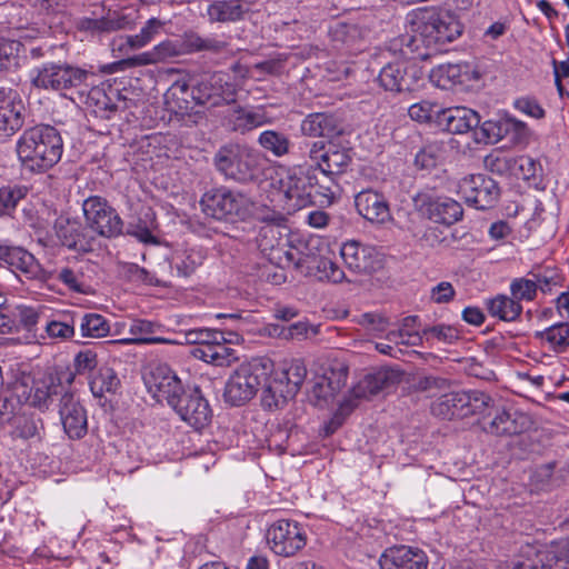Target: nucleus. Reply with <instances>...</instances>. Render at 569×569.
I'll return each instance as SVG.
<instances>
[{"label":"nucleus","mask_w":569,"mask_h":569,"mask_svg":"<svg viewBox=\"0 0 569 569\" xmlns=\"http://www.w3.org/2000/svg\"><path fill=\"white\" fill-rule=\"evenodd\" d=\"M159 328L158 325L144 320V319H134L131 321L129 327V333L132 336L131 338L111 340L109 343H123V345H174L181 343L178 340H171L163 337H153L152 335Z\"/></svg>","instance_id":"nucleus-34"},{"label":"nucleus","mask_w":569,"mask_h":569,"mask_svg":"<svg viewBox=\"0 0 569 569\" xmlns=\"http://www.w3.org/2000/svg\"><path fill=\"white\" fill-rule=\"evenodd\" d=\"M97 74L94 73L93 84L89 86L87 93V102L92 101L98 110L114 112L117 106L111 102L110 98L104 93L102 89L97 86Z\"/></svg>","instance_id":"nucleus-58"},{"label":"nucleus","mask_w":569,"mask_h":569,"mask_svg":"<svg viewBox=\"0 0 569 569\" xmlns=\"http://www.w3.org/2000/svg\"><path fill=\"white\" fill-rule=\"evenodd\" d=\"M152 54L154 57L156 63L167 61L169 59L182 56L180 52V47L178 39L176 40H164L152 49Z\"/></svg>","instance_id":"nucleus-62"},{"label":"nucleus","mask_w":569,"mask_h":569,"mask_svg":"<svg viewBox=\"0 0 569 569\" xmlns=\"http://www.w3.org/2000/svg\"><path fill=\"white\" fill-rule=\"evenodd\" d=\"M307 377V367L301 359H293L281 370L273 372V362L268 358H252L241 363L228 378L223 399L239 407L250 401L261 388V405L272 410L292 399Z\"/></svg>","instance_id":"nucleus-1"},{"label":"nucleus","mask_w":569,"mask_h":569,"mask_svg":"<svg viewBox=\"0 0 569 569\" xmlns=\"http://www.w3.org/2000/svg\"><path fill=\"white\" fill-rule=\"evenodd\" d=\"M144 381L149 392L159 402L167 401L171 408L178 403L180 397L186 392L181 380L169 367L163 365L153 368L144 378Z\"/></svg>","instance_id":"nucleus-16"},{"label":"nucleus","mask_w":569,"mask_h":569,"mask_svg":"<svg viewBox=\"0 0 569 569\" xmlns=\"http://www.w3.org/2000/svg\"><path fill=\"white\" fill-rule=\"evenodd\" d=\"M525 560L513 563V569H569V539L552 541L540 548L527 546Z\"/></svg>","instance_id":"nucleus-10"},{"label":"nucleus","mask_w":569,"mask_h":569,"mask_svg":"<svg viewBox=\"0 0 569 569\" xmlns=\"http://www.w3.org/2000/svg\"><path fill=\"white\" fill-rule=\"evenodd\" d=\"M206 257L207 253L202 248H189L176 256L173 268L178 276L187 278L203 263Z\"/></svg>","instance_id":"nucleus-41"},{"label":"nucleus","mask_w":569,"mask_h":569,"mask_svg":"<svg viewBox=\"0 0 569 569\" xmlns=\"http://www.w3.org/2000/svg\"><path fill=\"white\" fill-rule=\"evenodd\" d=\"M28 194V188L20 184H9L0 188V217L12 218L21 200Z\"/></svg>","instance_id":"nucleus-42"},{"label":"nucleus","mask_w":569,"mask_h":569,"mask_svg":"<svg viewBox=\"0 0 569 569\" xmlns=\"http://www.w3.org/2000/svg\"><path fill=\"white\" fill-rule=\"evenodd\" d=\"M485 430L496 436H511L521 432L517 419L506 410L498 412Z\"/></svg>","instance_id":"nucleus-49"},{"label":"nucleus","mask_w":569,"mask_h":569,"mask_svg":"<svg viewBox=\"0 0 569 569\" xmlns=\"http://www.w3.org/2000/svg\"><path fill=\"white\" fill-rule=\"evenodd\" d=\"M459 190L466 203L478 210L493 208L500 198L498 182L481 173L465 177L459 183Z\"/></svg>","instance_id":"nucleus-15"},{"label":"nucleus","mask_w":569,"mask_h":569,"mask_svg":"<svg viewBox=\"0 0 569 569\" xmlns=\"http://www.w3.org/2000/svg\"><path fill=\"white\" fill-rule=\"evenodd\" d=\"M237 88L228 73H204L191 88V98L199 106L217 107L236 101Z\"/></svg>","instance_id":"nucleus-7"},{"label":"nucleus","mask_w":569,"mask_h":569,"mask_svg":"<svg viewBox=\"0 0 569 569\" xmlns=\"http://www.w3.org/2000/svg\"><path fill=\"white\" fill-rule=\"evenodd\" d=\"M42 429L43 422L40 418H36L34 416H22L16 420L12 436L23 440L40 438Z\"/></svg>","instance_id":"nucleus-51"},{"label":"nucleus","mask_w":569,"mask_h":569,"mask_svg":"<svg viewBox=\"0 0 569 569\" xmlns=\"http://www.w3.org/2000/svg\"><path fill=\"white\" fill-rule=\"evenodd\" d=\"M323 381H327V387L333 390L335 395L339 392L347 383L348 368L343 365H338L331 368L323 376Z\"/></svg>","instance_id":"nucleus-63"},{"label":"nucleus","mask_w":569,"mask_h":569,"mask_svg":"<svg viewBox=\"0 0 569 569\" xmlns=\"http://www.w3.org/2000/svg\"><path fill=\"white\" fill-rule=\"evenodd\" d=\"M173 410L181 420L186 421L196 430H201L209 425L212 418V411L209 402L202 396L199 388L189 389L180 397Z\"/></svg>","instance_id":"nucleus-19"},{"label":"nucleus","mask_w":569,"mask_h":569,"mask_svg":"<svg viewBox=\"0 0 569 569\" xmlns=\"http://www.w3.org/2000/svg\"><path fill=\"white\" fill-rule=\"evenodd\" d=\"M537 337L545 339L553 351L563 352L569 348V322H558L541 332Z\"/></svg>","instance_id":"nucleus-44"},{"label":"nucleus","mask_w":569,"mask_h":569,"mask_svg":"<svg viewBox=\"0 0 569 569\" xmlns=\"http://www.w3.org/2000/svg\"><path fill=\"white\" fill-rule=\"evenodd\" d=\"M59 242L76 252L88 253L93 251L96 237L91 233L88 226L82 224L76 219L59 217L53 226Z\"/></svg>","instance_id":"nucleus-17"},{"label":"nucleus","mask_w":569,"mask_h":569,"mask_svg":"<svg viewBox=\"0 0 569 569\" xmlns=\"http://www.w3.org/2000/svg\"><path fill=\"white\" fill-rule=\"evenodd\" d=\"M332 41L346 46L348 49H356L361 40V30L357 24L338 22L330 29Z\"/></svg>","instance_id":"nucleus-50"},{"label":"nucleus","mask_w":569,"mask_h":569,"mask_svg":"<svg viewBox=\"0 0 569 569\" xmlns=\"http://www.w3.org/2000/svg\"><path fill=\"white\" fill-rule=\"evenodd\" d=\"M94 71L68 62H43L30 71L31 84L40 90L56 91L63 96L68 90H77L84 96L89 86L93 84Z\"/></svg>","instance_id":"nucleus-5"},{"label":"nucleus","mask_w":569,"mask_h":569,"mask_svg":"<svg viewBox=\"0 0 569 569\" xmlns=\"http://www.w3.org/2000/svg\"><path fill=\"white\" fill-rule=\"evenodd\" d=\"M300 131L306 137L332 138L343 133V123L339 116L331 112H313L303 118Z\"/></svg>","instance_id":"nucleus-28"},{"label":"nucleus","mask_w":569,"mask_h":569,"mask_svg":"<svg viewBox=\"0 0 569 569\" xmlns=\"http://www.w3.org/2000/svg\"><path fill=\"white\" fill-rule=\"evenodd\" d=\"M308 170L289 171L279 180V192L283 194L290 210H298L309 204L311 200V182Z\"/></svg>","instance_id":"nucleus-21"},{"label":"nucleus","mask_w":569,"mask_h":569,"mask_svg":"<svg viewBox=\"0 0 569 569\" xmlns=\"http://www.w3.org/2000/svg\"><path fill=\"white\" fill-rule=\"evenodd\" d=\"M202 211L217 220L233 221L246 213L247 198L228 187L212 188L200 200Z\"/></svg>","instance_id":"nucleus-8"},{"label":"nucleus","mask_w":569,"mask_h":569,"mask_svg":"<svg viewBox=\"0 0 569 569\" xmlns=\"http://www.w3.org/2000/svg\"><path fill=\"white\" fill-rule=\"evenodd\" d=\"M487 308L492 317L502 321H516L521 312L522 306L511 295H498L487 301Z\"/></svg>","instance_id":"nucleus-39"},{"label":"nucleus","mask_w":569,"mask_h":569,"mask_svg":"<svg viewBox=\"0 0 569 569\" xmlns=\"http://www.w3.org/2000/svg\"><path fill=\"white\" fill-rule=\"evenodd\" d=\"M476 130V140L478 142H490L495 143L500 141L506 133L502 123L487 120L481 123L479 129Z\"/></svg>","instance_id":"nucleus-55"},{"label":"nucleus","mask_w":569,"mask_h":569,"mask_svg":"<svg viewBox=\"0 0 569 569\" xmlns=\"http://www.w3.org/2000/svg\"><path fill=\"white\" fill-rule=\"evenodd\" d=\"M27 108L21 94L12 88L0 87V136L11 137L24 124Z\"/></svg>","instance_id":"nucleus-18"},{"label":"nucleus","mask_w":569,"mask_h":569,"mask_svg":"<svg viewBox=\"0 0 569 569\" xmlns=\"http://www.w3.org/2000/svg\"><path fill=\"white\" fill-rule=\"evenodd\" d=\"M59 415L63 430L70 439H81L87 435V412L72 391L60 399Z\"/></svg>","instance_id":"nucleus-23"},{"label":"nucleus","mask_w":569,"mask_h":569,"mask_svg":"<svg viewBox=\"0 0 569 569\" xmlns=\"http://www.w3.org/2000/svg\"><path fill=\"white\" fill-rule=\"evenodd\" d=\"M415 387L418 391L436 396L437 391L446 390L449 387V381L438 376H422L416 380Z\"/></svg>","instance_id":"nucleus-61"},{"label":"nucleus","mask_w":569,"mask_h":569,"mask_svg":"<svg viewBox=\"0 0 569 569\" xmlns=\"http://www.w3.org/2000/svg\"><path fill=\"white\" fill-rule=\"evenodd\" d=\"M153 220L150 219V224L146 220L139 219L137 223H130L127 228V234L137 238L140 242L156 244L157 238L152 234Z\"/></svg>","instance_id":"nucleus-60"},{"label":"nucleus","mask_w":569,"mask_h":569,"mask_svg":"<svg viewBox=\"0 0 569 569\" xmlns=\"http://www.w3.org/2000/svg\"><path fill=\"white\" fill-rule=\"evenodd\" d=\"M402 373L392 368H381L368 373L357 386L352 388V395L357 399H369L401 381Z\"/></svg>","instance_id":"nucleus-27"},{"label":"nucleus","mask_w":569,"mask_h":569,"mask_svg":"<svg viewBox=\"0 0 569 569\" xmlns=\"http://www.w3.org/2000/svg\"><path fill=\"white\" fill-rule=\"evenodd\" d=\"M229 343L230 340L221 331V339H213L207 347H194L192 355L207 363L217 367H228L239 359L237 350L231 348Z\"/></svg>","instance_id":"nucleus-31"},{"label":"nucleus","mask_w":569,"mask_h":569,"mask_svg":"<svg viewBox=\"0 0 569 569\" xmlns=\"http://www.w3.org/2000/svg\"><path fill=\"white\" fill-rule=\"evenodd\" d=\"M98 365L97 353L91 349H84L79 351L73 359L74 372H63V378L68 386L70 387L74 380V375H86L90 373L93 369H96Z\"/></svg>","instance_id":"nucleus-47"},{"label":"nucleus","mask_w":569,"mask_h":569,"mask_svg":"<svg viewBox=\"0 0 569 569\" xmlns=\"http://www.w3.org/2000/svg\"><path fill=\"white\" fill-rule=\"evenodd\" d=\"M0 261L27 280H46V271L32 253L22 247L0 242Z\"/></svg>","instance_id":"nucleus-20"},{"label":"nucleus","mask_w":569,"mask_h":569,"mask_svg":"<svg viewBox=\"0 0 569 569\" xmlns=\"http://www.w3.org/2000/svg\"><path fill=\"white\" fill-rule=\"evenodd\" d=\"M257 241L258 247L263 253L268 254L270 261L277 260L278 263L287 262L284 253L291 249L284 250L281 247L282 238L279 227L273 224L262 227Z\"/></svg>","instance_id":"nucleus-38"},{"label":"nucleus","mask_w":569,"mask_h":569,"mask_svg":"<svg viewBox=\"0 0 569 569\" xmlns=\"http://www.w3.org/2000/svg\"><path fill=\"white\" fill-rule=\"evenodd\" d=\"M340 254L347 268L355 273H371L381 267L377 249L356 240L345 242Z\"/></svg>","instance_id":"nucleus-22"},{"label":"nucleus","mask_w":569,"mask_h":569,"mask_svg":"<svg viewBox=\"0 0 569 569\" xmlns=\"http://www.w3.org/2000/svg\"><path fill=\"white\" fill-rule=\"evenodd\" d=\"M357 212L367 221L385 224L392 220L391 209L386 196L373 189H365L355 196Z\"/></svg>","instance_id":"nucleus-24"},{"label":"nucleus","mask_w":569,"mask_h":569,"mask_svg":"<svg viewBox=\"0 0 569 569\" xmlns=\"http://www.w3.org/2000/svg\"><path fill=\"white\" fill-rule=\"evenodd\" d=\"M250 7L248 0H216L208 6L207 14L211 22H236L244 18Z\"/></svg>","instance_id":"nucleus-35"},{"label":"nucleus","mask_w":569,"mask_h":569,"mask_svg":"<svg viewBox=\"0 0 569 569\" xmlns=\"http://www.w3.org/2000/svg\"><path fill=\"white\" fill-rule=\"evenodd\" d=\"M90 390L94 397L101 398L104 393H114L120 386L116 371L109 367H102L90 380Z\"/></svg>","instance_id":"nucleus-43"},{"label":"nucleus","mask_w":569,"mask_h":569,"mask_svg":"<svg viewBox=\"0 0 569 569\" xmlns=\"http://www.w3.org/2000/svg\"><path fill=\"white\" fill-rule=\"evenodd\" d=\"M80 332L84 338H104L110 332V323L102 315L86 313L80 320Z\"/></svg>","instance_id":"nucleus-45"},{"label":"nucleus","mask_w":569,"mask_h":569,"mask_svg":"<svg viewBox=\"0 0 569 569\" xmlns=\"http://www.w3.org/2000/svg\"><path fill=\"white\" fill-rule=\"evenodd\" d=\"M381 88L386 91L399 93L411 91L417 84L416 70L406 61H395L386 64L377 78Z\"/></svg>","instance_id":"nucleus-26"},{"label":"nucleus","mask_w":569,"mask_h":569,"mask_svg":"<svg viewBox=\"0 0 569 569\" xmlns=\"http://www.w3.org/2000/svg\"><path fill=\"white\" fill-rule=\"evenodd\" d=\"M16 152L24 170L44 173L61 160L63 140L57 128L37 124L26 129L18 138Z\"/></svg>","instance_id":"nucleus-3"},{"label":"nucleus","mask_w":569,"mask_h":569,"mask_svg":"<svg viewBox=\"0 0 569 569\" xmlns=\"http://www.w3.org/2000/svg\"><path fill=\"white\" fill-rule=\"evenodd\" d=\"M163 22L157 18L149 19L138 34L127 36V44L131 49H140L147 46L159 33Z\"/></svg>","instance_id":"nucleus-53"},{"label":"nucleus","mask_w":569,"mask_h":569,"mask_svg":"<svg viewBox=\"0 0 569 569\" xmlns=\"http://www.w3.org/2000/svg\"><path fill=\"white\" fill-rule=\"evenodd\" d=\"M429 78L438 88L449 89L469 82L472 71L468 63H441L431 69Z\"/></svg>","instance_id":"nucleus-32"},{"label":"nucleus","mask_w":569,"mask_h":569,"mask_svg":"<svg viewBox=\"0 0 569 569\" xmlns=\"http://www.w3.org/2000/svg\"><path fill=\"white\" fill-rule=\"evenodd\" d=\"M308 173L311 180V200H315V203L329 206L340 196L338 176L327 173L323 168H317L315 163L308 169Z\"/></svg>","instance_id":"nucleus-29"},{"label":"nucleus","mask_w":569,"mask_h":569,"mask_svg":"<svg viewBox=\"0 0 569 569\" xmlns=\"http://www.w3.org/2000/svg\"><path fill=\"white\" fill-rule=\"evenodd\" d=\"M485 168L491 173L510 177L515 174L516 157H510L501 151H493L489 153L485 160Z\"/></svg>","instance_id":"nucleus-48"},{"label":"nucleus","mask_w":569,"mask_h":569,"mask_svg":"<svg viewBox=\"0 0 569 569\" xmlns=\"http://www.w3.org/2000/svg\"><path fill=\"white\" fill-rule=\"evenodd\" d=\"M257 142L263 151L274 158L289 154L292 147L287 133L271 129L260 132Z\"/></svg>","instance_id":"nucleus-40"},{"label":"nucleus","mask_w":569,"mask_h":569,"mask_svg":"<svg viewBox=\"0 0 569 569\" xmlns=\"http://www.w3.org/2000/svg\"><path fill=\"white\" fill-rule=\"evenodd\" d=\"M538 286L533 278L520 277L511 280L509 289L511 296L521 303V301H533L536 299Z\"/></svg>","instance_id":"nucleus-54"},{"label":"nucleus","mask_w":569,"mask_h":569,"mask_svg":"<svg viewBox=\"0 0 569 569\" xmlns=\"http://www.w3.org/2000/svg\"><path fill=\"white\" fill-rule=\"evenodd\" d=\"M480 124V116L472 109L455 107L442 109L438 127L453 134H463L475 130Z\"/></svg>","instance_id":"nucleus-30"},{"label":"nucleus","mask_w":569,"mask_h":569,"mask_svg":"<svg viewBox=\"0 0 569 569\" xmlns=\"http://www.w3.org/2000/svg\"><path fill=\"white\" fill-rule=\"evenodd\" d=\"M63 379V373L54 369H48L38 376L21 370L12 371L2 399V406L8 405L12 409L9 421L23 405L41 412L50 410L57 400L60 401L63 395L71 392L70 387L64 386Z\"/></svg>","instance_id":"nucleus-2"},{"label":"nucleus","mask_w":569,"mask_h":569,"mask_svg":"<svg viewBox=\"0 0 569 569\" xmlns=\"http://www.w3.org/2000/svg\"><path fill=\"white\" fill-rule=\"evenodd\" d=\"M539 169H541V166L533 158L529 156L516 157L513 177L523 180L535 179Z\"/></svg>","instance_id":"nucleus-59"},{"label":"nucleus","mask_w":569,"mask_h":569,"mask_svg":"<svg viewBox=\"0 0 569 569\" xmlns=\"http://www.w3.org/2000/svg\"><path fill=\"white\" fill-rule=\"evenodd\" d=\"M214 166L224 176L240 183L256 182L262 173L260 153L247 146L229 143L214 154Z\"/></svg>","instance_id":"nucleus-6"},{"label":"nucleus","mask_w":569,"mask_h":569,"mask_svg":"<svg viewBox=\"0 0 569 569\" xmlns=\"http://www.w3.org/2000/svg\"><path fill=\"white\" fill-rule=\"evenodd\" d=\"M352 149L338 141H313L308 149V157L317 166L323 168L327 173L340 177L352 161Z\"/></svg>","instance_id":"nucleus-12"},{"label":"nucleus","mask_w":569,"mask_h":569,"mask_svg":"<svg viewBox=\"0 0 569 569\" xmlns=\"http://www.w3.org/2000/svg\"><path fill=\"white\" fill-rule=\"evenodd\" d=\"M184 342L196 347H207L213 339H221V331L207 328H194L183 333Z\"/></svg>","instance_id":"nucleus-57"},{"label":"nucleus","mask_w":569,"mask_h":569,"mask_svg":"<svg viewBox=\"0 0 569 569\" xmlns=\"http://www.w3.org/2000/svg\"><path fill=\"white\" fill-rule=\"evenodd\" d=\"M422 335L426 336L427 339L432 338L445 343H452L460 337V332L456 327L445 323L426 327L422 330Z\"/></svg>","instance_id":"nucleus-56"},{"label":"nucleus","mask_w":569,"mask_h":569,"mask_svg":"<svg viewBox=\"0 0 569 569\" xmlns=\"http://www.w3.org/2000/svg\"><path fill=\"white\" fill-rule=\"evenodd\" d=\"M412 201L417 211L436 223L451 226L463 214L461 204L449 197H435L430 192L420 191L412 197Z\"/></svg>","instance_id":"nucleus-14"},{"label":"nucleus","mask_w":569,"mask_h":569,"mask_svg":"<svg viewBox=\"0 0 569 569\" xmlns=\"http://www.w3.org/2000/svg\"><path fill=\"white\" fill-rule=\"evenodd\" d=\"M20 43L7 39H0V71L17 64V53Z\"/></svg>","instance_id":"nucleus-64"},{"label":"nucleus","mask_w":569,"mask_h":569,"mask_svg":"<svg viewBox=\"0 0 569 569\" xmlns=\"http://www.w3.org/2000/svg\"><path fill=\"white\" fill-rule=\"evenodd\" d=\"M379 563L381 569H427L428 557L417 547L401 545L386 549Z\"/></svg>","instance_id":"nucleus-25"},{"label":"nucleus","mask_w":569,"mask_h":569,"mask_svg":"<svg viewBox=\"0 0 569 569\" xmlns=\"http://www.w3.org/2000/svg\"><path fill=\"white\" fill-rule=\"evenodd\" d=\"M82 210L88 228L99 236L111 239L123 234L124 222L106 199L91 196L83 201Z\"/></svg>","instance_id":"nucleus-9"},{"label":"nucleus","mask_w":569,"mask_h":569,"mask_svg":"<svg viewBox=\"0 0 569 569\" xmlns=\"http://www.w3.org/2000/svg\"><path fill=\"white\" fill-rule=\"evenodd\" d=\"M286 261L308 277L319 281L339 283L345 279L343 270L331 259L316 257L300 250L286 251Z\"/></svg>","instance_id":"nucleus-13"},{"label":"nucleus","mask_w":569,"mask_h":569,"mask_svg":"<svg viewBox=\"0 0 569 569\" xmlns=\"http://www.w3.org/2000/svg\"><path fill=\"white\" fill-rule=\"evenodd\" d=\"M124 27V18L102 17V18H82L79 21V28L91 33H109L120 30Z\"/></svg>","instance_id":"nucleus-46"},{"label":"nucleus","mask_w":569,"mask_h":569,"mask_svg":"<svg viewBox=\"0 0 569 569\" xmlns=\"http://www.w3.org/2000/svg\"><path fill=\"white\" fill-rule=\"evenodd\" d=\"M469 398L466 391H455L442 395L431 406L435 416L451 420L453 418H465L470 416V410L466 409Z\"/></svg>","instance_id":"nucleus-36"},{"label":"nucleus","mask_w":569,"mask_h":569,"mask_svg":"<svg viewBox=\"0 0 569 569\" xmlns=\"http://www.w3.org/2000/svg\"><path fill=\"white\" fill-rule=\"evenodd\" d=\"M442 108L433 102L422 100L408 109L409 117L418 122H436L438 124Z\"/></svg>","instance_id":"nucleus-52"},{"label":"nucleus","mask_w":569,"mask_h":569,"mask_svg":"<svg viewBox=\"0 0 569 569\" xmlns=\"http://www.w3.org/2000/svg\"><path fill=\"white\" fill-rule=\"evenodd\" d=\"M87 269H89L87 262L66 266L56 271V279L73 292L88 295L91 286L90 278L86 273Z\"/></svg>","instance_id":"nucleus-37"},{"label":"nucleus","mask_w":569,"mask_h":569,"mask_svg":"<svg viewBox=\"0 0 569 569\" xmlns=\"http://www.w3.org/2000/svg\"><path fill=\"white\" fill-rule=\"evenodd\" d=\"M406 24L412 33L410 46H415L416 49L417 42H421L427 48L440 50L462 33L459 19L450 11L436 7L411 10L406 16Z\"/></svg>","instance_id":"nucleus-4"},{"label":"nucleus","mask_w":569,"mask_h":569,"mask_svg":"<svg viewBox=\"0 0 569 569\" xmlns=\"http://www.w3.org/2000/svg\"><path fill=\"white\" fill-rule=\"evenodd\" d=\"M271 122L272 119L262 107H237L228 116V124L231 130L240 133H246Z\"/></svg>","instance_id":"nucleus-33"},{"label":"nucleus","mask_w":569,"mask_h":569,"mask_svg":"<svg viewBox=\"0 0 569 569\" xmlns=\"http://www.w3.org/2000/svg\"><path fill=\"white\" fill-rule=\"evenodd\" d=\"M267 542L276 555L291 557L306 546L307 536L299 522L280 519L268 528Z\"/></svg>","instance_id":"nucleus-11"}]
</instances>
